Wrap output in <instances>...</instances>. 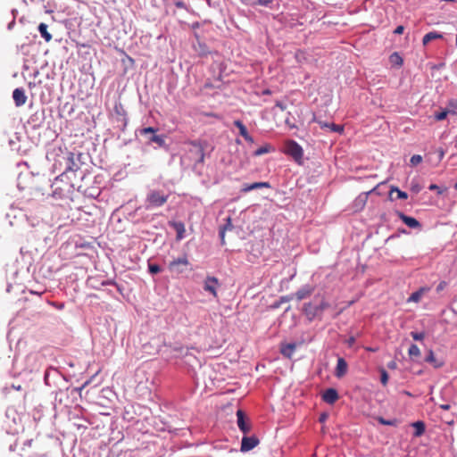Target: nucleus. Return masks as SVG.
I'll use <instances>...</instances> for the list:
<instances>
[{"instance_id": "obj_58", "label": "nucleus", "mask_w": 457, "mask_h": 457, "mask_svg": "<svg viewBox=\"0 0 457 457\" xmlns=\"http://www.w3.org/2000/svg\"><path fill=\"white\" fill-rule=\"evenodd\" d=\"M49 375H50V373H48L47 371H46V372H45L44 379H45V381H46V383L47 385H49V384H50V383H49Z\"/></svg>"}, {"instance_id": "obj_16", "label": "nucleus", "mask_w": 457, "mask_h": 457, "mask_svg": "<svg viewBox=\"0 0 457 457\" xmlns=\"http://www.w3.org/2000/svg\"><path fill=\"white\" fill-rule=\"evenodd\" d=\"M338 398V392L332 387L326 389L322 395V400L328 404H334Z\"/></svg>"}, {"instance_id": "obj_14", "label": "nucleus", "mask_w": 457, "mask_h": 457, "mask_svg": "<svg viewBox=\"0 0 457 457\" xmlns=\"http://www.w3.org/2000/svg\"><path fill=\"white\" fill-rule=\"evenodd\" d=\"M315 290V287L312 285H304L300 287L295 294L293 295V299L295 298L297 301H302L310 297Z\"/></svg>"}, {"instance_id": "obj_53", "label": "nucleus", "mask_w": 457, "mask_h": 457, "mask_svg": "<svg viewBox=\"0 0 457 457\" xmlns=\"http://www.w3.org/2000/svg\"><path fill=\"white\" fill-rule=\"evenodd\" d=\"M327 419H328V414L323 412L320 415L319 421L322 423V422H325Z\"/></svg>"}, {"instance_id": "obj_29", "label": "nucleus", "mask_w": 457, "mask_h": 457, "mask_svg": "<svg viewBox=\"0 0 457 457\" xmlns=\"http://www.w3.org/2000/svg\"><path fill=\"white\" fill-rule=\"evenodd\" d=\"M428 291V288L420 287L417 291L413 292L408 298V302L419 303L423 296L424 293Z\"/></svg>"}, {"instance_id": "obj_12", "label": "nucleus", "mask_w": 457, "mask_h": 457, "mask_svg": "<svg viewBox=\"0 0 457 457\" xmlns=\"http://www.w3.org/2000/svg\"><path fill=\"white\" fill-rule=\"evenodd\" d=\"M395 214L409 228L421 229V223L415 218L408 216L400 211H395Z\"/></svg>"}, {"instance_id": "obj_52", "label": "nucleus", "mask_w": 457, "mask_h": 457, "mask_svg": "<svg viewBox=\"0 0 457 457\" xmlns=\"http://www.w3.org/2000/svg\"><path fill=\"white\" fill-rule=\"evenodd\" d=\"M403 31H404V27L403 25H399L395 28V29L394 30V33L396 35H401L403 33Z\"/></svg>"}, {"instance_id": "obj_4", "label": "nucleus", "mask_w": 457, "mask_h": 457, "mask_svg": "<svg viewBox=\"0 0 457 457\" xmlns=\"http://www.w3.org/2000/svg\"><path fill=\"white\" fill-rule=\"evenodd\" d=\"M170 194L162 189H150L146 195L145 203L147 210L163 206Z\"/></svg>"}, {"instance_id": "obj_38", "label": "nucleus", "mask_w": 457, "mask_h": 457, "mask_svg": "<svg viewBox=\"0 0 457 457\" xmlns=\"http://www.w3.org/2000/svg\"><path fill=\"white\" fill-rule=\"evenodd\" d=\"M148 271L152 275H156L162 271V268L160 265H158L156 263H152V262H148Z\"/></svg>"}, {"instance_id": "obj_1", "label": "nucleus", "mask_w": 457, "mask_h": 457, "mask_svg": "<svg viewBox=\"0 0 457 457\" xmlns=\"http://www.w3.org/2000/svg\"><path fill=\"white\" fill-rule=\"evenodd\" d=\"M81 157L82 154H74L72 152L66 151L63 153L60 159L56 160L54 162V167H56L57 163L60 166L64 165L63 171L61 173L60 179L67 178L70 180H76L79 177L80 181H86L89 179L90 174H87L86 170H81Z\"/></svg>"}, {"instance_id": "obj_5", "label": "nucleus", "mask_w": 457, "mask_h": 457, "mask_svg": "<svg viewBox=\"0 0 457 457\" xmlns=\"http://www.w3.org/2000/svg\"><path fill=\"white\" fill-rule=\"evenodd\" d=\"M329 306L330 304L324 298H322L321 301L316 305H314L312 302L303 303V312L309 321H312L316 318L321 320L322 312Z\"/></svg>"}, {"instance_id": "obj_43", "label": "nucleus", "mask_w": 457, "mask_h": 457, "mask_svg": "<svg viewBox=\"0 0 457 457\" xmlns=\"http://www.w3.org/2000/svg\"><path fill=\"white\" fill-rule=\"evenodd\" d=\"M411 336L415 341H422L425 338L426 334L425 332L411 331Z\"/></svg>"}, {"instance_id": "obj_10", "label": "nucleus", "mask_w": 457, "mask_h": 457, "mask_svg": "<svg viewBox=\"0 0 457 457\" xmlns=\"http://www.w3.org/2000/svg\"><path fill=\"white\" fill-rule=\"evenodd\" d=\"M189 264L187 254H183L181 257L171 261L168 265V269L171 273L181 274Z\"/></svg>"}, {"instance_id": "obj_13", "label": "nucleus", "mask_w": 457, "mask_h": 457, "mask_svg": "<svg viewBox=\"0 0 457 457\" xmlns=\"http://www.w3.org/2000/svg\"><path fill=\"white\" fill-rule=\"evenodd\" d=\"M237 423L239 429L245 434H248L252 429V425L247 422L245 413L242 410L237 411Z\"/></svg>"}, {"instance_id": "obj_63", "label": "nucleus", "mask_w": 457, "mask_h": 457, "mask_svg": "<svg viewBox=\"0 0 457 457\" xmlns=\"http://www.w3.org/2000/svg\"><path fill=\"white\" fill-rule=\"evenodd\" d=\"M60 380H61V382H62V385L61 386H62V388H66L65 382H63L62 378H60Z\"/></svg>"}, {"instance_id": "obj_26", "label": "nucleus", "mask_w": 457, "mask_h": 457, "mask_svg": "<svg viewBox=\"0 0 457 457\" xmlns=\"http://www.w3.org/2000/svg\"><path fill=\"white\" fill-rule=\"evenodd\" d=\"M425 361L430 363L434 368H441L444 365L442 361H439L435 357L434 352L432 350L428 352V354L425 357Z\"/></svg>"}, {"instance_id": "obj_25", "label": "nucleus", "mask_w": 457, "mask_h": 457, "mask_svg": "<svg viewBox=\"0 0 457 457\" xmlns=\"http://www.w3.org/2000/svg\"><path fill=\"white\" fill-rule=\"evenodd\" d=\"M233 228L232 220L230 217H228L226 220V223L220 228L219 236L220 238L221 245L225 244V232L226 230H231Z\"/></svg>"}, {"instance_id": "obj_34", "label": "nucleus", "mask_w": 457, "mask_h": 457, "mask_svg": "<svg viewBox=\"0 0 457 457\" xmlns=\"http://www.w3.org/2000/svg\"><path fill=\"white\" fill-rule=\"evenodd\" d=\"M376 420H378V422L379 424L386 425V426L396 427L399 424V420L397 419L386 420L383 417L378 416L376 418Z\"/></svg>"}, {"instance_id": "obj_7", "label": "nucleus", "mask_w": 457, "mask_h": 457, "mask_svg": "<svg viewBox=\"0 0 457 457\" xmlns=\"http://www.w3.org/2000/svg\"><path fill=\"white\" fill-rule=\"evenodd\" d=\"M30 188L36 192L40 193L42 195H51V179L46 176H38L32 173V179H30Z\"/></svg>"}, {"instance_id": "obj_54", "label": "nucleus", "mask_w": 457, "mask_h": 457, "mask_svg": "<svg viewBox=\"0 0 457 457\" xmlns=\"http://www.w3.org/2000/svg\"><path fill=\"white\" fill-rule=\"evenodd\" d=\"M244 138L250 144H253L254 142L253 137L249 133L246 136H245Z\"/></svg>"}, {"instance_id": "obj_20", "label": "nucleus", "mask_w": 457, "mask_h": 457, "mask_svg": "<svg viewBox=\"0 0 457 457\" xmlns=\"http://www.w3.org/2000/svg\"><path fill=\"white\" fill-rule=\"evenodd\" d=\"M77 189H78V191L82 192L83 194H85L88 196H91V197H96L100 193L97 188L88 187L85 181H83V182L80 181L79 184L77 183Z\"/></svg>"}, {"instance_id": "obj_30", "label": "nucleus", "mask_w": 457, "mask_h": 457, "mask_svg": "<svg viewBox=\"0 0 457 457\" xmlns=\"http://www.w3.org/2000/svg\"><path fill=\"white\" fill-rule=\"evenodd\" d=\"M393 192H396L397 193V198L398 199L405 200V199L408 198V194L406 192L400 190L395 186H392L390 187V191H389V200L390 201H394L395 200L394 197L392 196Z\"/></svg>"}, {"instance_id": "obj_17", "label": "nucleus", "mask_w": 457, "mask_h": 457, "mask_svg": "<svg viewBox=\"0 0 457 457\" xmlns=\"http://www.w3.org/2000/svg\"><path fill=\"white\" fill-rule=\"evenodd\" d=\"M296 347V343H281L280 353L284 357L291 359Z\"/></svg>"}, {"instance_id": "obj_49", "label": "nucleus", "mask_w": 457, "mask_h": 457, "mask_svg": "<svg viewBox=\"0 0 457 457\" xmlns=\"http://www.w3.org/2000/svg\"><path fill=\"white\" fill-rule=\"evenodd\" d=\"M175 6L179 9L187 10V4L183 1L175 2Z\"/></svg>"}, {"instance_id": "obj_28", "label": "nucleus", "mask_w": 457, "mask_h": 457, "mask_svg": "<svg viewBox=\"0 0 457 457\" xmlns=\"http://www.w3.org/2000/svg\"><path fill=\"white\" fill-rule=\"evenodd\" d=\"M444 37L443 34L438 33L436 31H430L427 33L422 38V44L427 46L430 41L435 39H442Z\"/></svg>"}, {"instance_id": "obj_57", "label": "nucleus", "mask_w": 457, "mask_h": 457, "mask_svg": "<svg viewBox=\"0 0 457 457\" xmlns=\"http://www.w3.org/2000/svg\"><path fill=\"white\" fill-rule=\"evenodd\" d=\"M439 408L442 409V410H445V411H448L451 409V405L448 404V403H445V404H440L439 405Z\"/></svg>"}, {"instance_id": "obj_55", "label": "nucleus", "mask_w": 457, "mask_h": 457, "mask_svg": "<svg viewBox=\"0 0 457 457\" xmlns=\"http://www.w3.org/2000/svg\"><path fill=\"white\" fill-rule=\"evenodd\" d=\"M411 189L412 192L417 194L420 191L421 188L419 185H412Z\"/></svg>"}, {"instance_id": "obj_22", "label": "nucleus", "mask_w": 457, "mask_h": 457, "mask_svg": "<svg viewBox=\"0 0 457 457\" xmlns=\"http://www.w3.org/2000/svg\"><path fill=\"white\" fill-rule=\"evenodd\" d=\"M122 419L128 422H137V414L133 405L124 407Z\"/></svg>"}, {"instance_id": "obj_11", "label": "nucleus", "mask_w": 457, "mask_h": 457, "mask_svg": "<svg viewBox=\"0 0 457 457\" xmlns=\"http://www.w3.org/2000/svg\"><path fill=\"white\" fill-rule=\"evenodd\" d=\"M259 443V438L255 435H253L251 436H247L246 435H245L241 441L240 450L241 452L251 451L255 446H257Z\"/></svg>"}, {"instance_id": "obj_8", "label": "nucleus", "mask_w": 457, "mask_h": 457, "mask_svg": "<svg viewBox=\"0 0 457 457\" xmlns=\"http://www.w3.org/2000/svg\"><path fill=\"white\" fill-rule=\"evenodd\" d=\"M61 174L55 178L54 182L51 183V195L56 198H62L67 193L71 191V188L77 186L76 181L70 180V182L64 183L63 186H59L60 182H63V179H60Z\"/></svg>"}, {"instance_id": "obj_62", "label": "nucleus", "mask_w": 457, "mask_h": 457, "mask_svg": "<svg viewBox=\"0 0 457 457\" xmlns=\"http://www.w3.org/2000/svg\"><path fill=\"white\" fill-rule=\"evenodd\" d=\"M403 394L405 395H408V396H411L412 395L409 392V391H403Z\"/></svg>"}, {"instance_id": "obj_33", "label": "nucleus", "mask_w": 457, "mask_h": 457, "mask_svg": "<svg viewBox=\"0 0 457 457\" xmlns=\"http://www.w3.org/2000/svg\"><path fill=\"white\" fill-rule=\"evenodd\" d=\"M170 352L172 357L177 358V357L184 355V352H186V353H187V350H186L181 345H177V346H170Z\"/></svg>"}, {"instance_id": "obj_32", "label": "nucleus", "mask_w": 457, "mask_h": 457, "mask_svg": "<svg viewBox=\"0 0 457 457\" xmlns=\"http://www.w3.org/2000/svg\"><path fill=\"white\" fill-rule=\"evenodd\" d=\"M408 354L411 360H416L421 355L420 348L415 344L410 345Z\"/></svg>"}, {"instance_id": "obj_19", "label": "nucleus", "mask_w": 457, "mask_h": 457, "mask_svg": "<svg viewBox=\"0 0 457 457\" xmlns=\"http://www.w3.org/2000/svg\"><path fill=\"white\" fill-rule=\"evenodd\" d=\"M347 370H348V364H347L346 361L344 358L339 357L337 359V367H336L334 375L337 378H341L347 373Z\"/></svg>"}, {"instance_id": "obj_41", "label": "nucleus", "mask_w": 457, "mask_h": 457, "mask_svg": "<svg viewBox=\"0 0 457 457\" xmlns=\"http://www.w3.org/2000/svg\"><path fill=\"white\" fill-rule=\"evenodd\" d=\"M379 372H380V382H381V384L383 386H386V384L388 382V378H389L387 371L384 368H380L379 369Z\"/></svg>"}, {"instance_id": "obj_15", "label": "nucleus", "mask_w": 457, "mask_h": 457, "mask_svg": "<svg viewBox=\"0 0 457 457\" xmlns=\"http://www.w3.org/2000/svg\"><path fill=\"white\" fill-rule=\"evenodd\" d=\"M312 121L318 123L320 125V129H330V131L337 132L339 134H342L345 130L343 125L335 124L333 122L323 121L315 116L313 117Z\"/></svg>"}, {"instance_id": "obj_36", "label": "nucleus", "mask_w": 457, "mask_h": 457, "mask_svg": "<svg viewBox=\"0 0 457 457\" xmlns=\"http://www.w3.org/2000/svg\"><path fill=\"white\" fill-rule=\"evenodd\" d=\"M293 300V295L281 296L278 301L274 302L270 306L272 309L278 308L283 303Z\"/></svg>"}, {"instance_id": "obj_35", "label": "nucleus", "mask_w": 457, "mask_h": 457, "mask_svg": "<svg viewBox=\"0 0 457 457\" xmlns=\"http://www.w3.org/2000/svg\"><path fill=\"white\" fill-rule=\"evenodd\" d=\"M273 150L272 146L270 144H266L263 146L258 148L253 152V156H260L264 154H268Z\"/></svg>"}, {"instance_id": "obj_44", "label": "nucleus", "mask_w": 457, "mask_h": 457, "mask_svg": "<svg viewBox=\"0 0 457 457\" xmlns=\"http://www.w3.org/2000/svg\"><path fill=\"white\" fill-rule=\"evenodd\" d=\"M410 162L412 166H416L422 162V157L420 154H414L411 157Z\"/></svg>"}, {"instance_id": "obj_21", "label": "nucleus", "mask_w": 457, "mask_h": 457, "mask_svg": "<svg viewBox=\"0 0 457 457\" xmlns=\"http://www.w3.org/2000/svg\"><path fill=\"white\" fill-rule=\"evenodd\" d=\"M169 225L173 228L177 233L176 239L178 241L185 237V224L182 221H169Z\"/></svg>"}, {"instance_id": "obj_31", "label": "nucleus", "mask_w": 457, "mask_h": 457, "mask_svg": "<svg viewBox=\"0 0 457 457\" xmlns=\"http://www.w3.org/2000/svg\"><path fill=\"white\" fill-rule=\"evenodd\" d=\"M47 25L46 23H40L38 25V31L41 37L46 41L49 42L52 39V35L47 30Z\"/></svg>"}, {"instance_id": "obj_40", "label": "nucleus", "mask_w": 457, "mask_h": 457, "mask_svg": "<svg viewBox=\"0 0 457 457\" xmlns=\"http://www.w3.org/2000/svg\"><path fill=\"white\" fill-rule=\"evenodd\" d=\"M44 416V410L42 406L34 409L33 419L35 421H40Z\"/></svg>"}, {"instance_id": "obj_59", "label": "nucleus", "mask_w": 457, "mask_h": 457, "mask_svg": "<svg viewBox=\"0 0 457 457\" xmlns=\"http://www.w3.org/2000/svg\"><path fill=\"white\" fill-rule=\"evenodd\" d=\"M395 366H396V363L395 361H391L388 363V368H390V369L395 368Z\"/></svg>"}, {"instance_id": "obj_27", "label": "nucleus", "mask_w": 457, "mask_h": 457, "mask_svg": "<svg viewBox=\"0 0 457 457\" xmlns=\"http://www.w3.org/2000/svg\"><path fill=\"white\" fill-rule=\"evenodd\" d=\"M411 426L415 428V431L413 432L414 437H420L425 433L426 426L423 421H415L411 424Z\"/></svg>"}, {"instance_id": "obj_46", "label": "nucleus", "mask_w": 457, "mask_h": 457, "mask_svg": "<svg viewBox=\"0 0 457 457\" xmlns=\"http://www.w3.org/2000/svg\"><path fill=\"white\" fill-rule=\"evenodd\" d=\"M448 112L447 111H442L440 112H437L435 114V118L436 120H443L447 117Z\"/></svg>"}, {"instance_id": "obj_42", "label": "nucleus", "mask_w": 457, "mask_h": 457, "mask_svg": "<svg viewBox=\"0 0 457 457\" xmlns=\"http://www.w3.org/2000/svg\"><path fill=\"white\" fill-rule=\"evenodd\" d=\"M273 2V0H253L250 4L252 6L255 5H262V6H270V4Z\"/></svg>"}, {"instance_id": "obj_24", "label": "nucleus", "mask_w": 457, "mask_h": 457, "mask_svg": "<svg viewBox=\"0 0 457 457\" xmlns=\"http://www.w3.org/2000/svg\"><path fill=\"white\" fill-rule=\"evenodd\" d=\"M197 42L196 44H194V49L195 51L200 55V56H206L211 52L209 51L208 46L205 43L199 40L198 37L196 36Z\"/></svg>"}, {"instance_id": "obj_47", "label": "nucleus", "mask_w": 457, "mask_h": 457, "mask_svg": "<svg viewBox=\"0 0 457 457\" xmlns=\"http://www.w3.org/2000/svg\"><path fill=\"white\" fill-rule=\"evenodd\" d=\"M356 342V337L354 336L349 337V338L345 341L348 347H353Z\"/></svg>"}, {"instance_id": "obj_64", "label": "nucleus", "mask_w": 457, "mask_h": 457, "mask_svg": "<svg viewBox=\"0 0 457 457\" xmlns=\"http://www.w3.org/2000/svg\"><path fill=\"white\" fill-rule=\"evenodd\" d=\"M60 380H61V382H62V385L61 386H62V388H66L65 382H63L62 378H60Z\"/></svg>"}, {"instance_id": "obj_50", "label": "nucleus", "mask_w": 457, "mask_h": 457, "mask_svg": "<svg viewBox=\"0 0 457 457\" xmlns=\"http://www.w3.org/2000/svg\"><path fill=\"white\" fill-rule=\"evenodd\" d=\"M428 189L430 191H434V190H436L437 191V194L438 195H441L443 193L442 190H440L439 187L436 184H431L429 187H428Z\"/></svg>"}, {"instance_id": "obj_39", "label": "nucleus", "mask_w": 457, "mask_h": 457, "mask_svg": "<svg viewBox=\"0 0 457 457\" xmlns=\"http://www.w3.org/2000/svg\"><path fill=\"white\" fill-rule=\"evenodd\" d=\"M390 62L394 64H396L398 66H402L403 65V58L399 55L398 53H393L391 55H390Z\"/></svg>"}, {"instance_id": "obj_61", "label": "nucleus", "mask_w": 457, "mask_h": 457, "mask_svg": "<svg viewBox=\"0 0 457 457\" xmlns=\"http://www.w3.org/2000/svg\"><path fill=\"white\" fill-rule=\"evenodd\" d=\"M53 374H54L57 378H59V379H60V378H62V376L63 375V373H53Z\"/></svg>"}, {"instance_id": "obj_6", "label": "nucleus", "mask_w": 457, "mask_h": 457, "mask_svg": "<svg viewBox=\"0 0 457 457\" xmlns=\"http://www.w3.org/2000/svg\"><path fill=\"white\" fill-rule=\"evenodd\" d=\"M284 153L298 165L303 164V149L296 141L293 139L287 140L284 144Z\"/></svg>"}, {"instance_id": "obj_9", "label": "nucleus", "mask_w": 457, "mask_h": 457, "mask_svg": "<svg viewBox=\"0 0 457 457\" xmlns=\"http://www.w3.org/2000/svg\"><path fill=\"white\" fill-rule=\"evenodd\" d=\"M113 111L118 127L122 132H124L129 122L127 112L121 103H116L114 104Z\"/></svg>"}, {"instance_id": "obj_23", "label": "nucleus", "mask_w": 457, "mask_h": 457, "mask_svg": "<svg viewBox=\"0 0 457 457\" xmlns=\"http://www.w3.org/2000/svg\"><path fill=\"white\" fill-rule=\"evenodd\" d=\"M218 285V279L215 277H207L204 281V289L212 295L216 296V286Z\"/></svg>"}, {"instance_id": "obj_37", "label": "nucleus", "mask_w": 457, "mask_h": 457, "mask_svg": "<svg viewBox=\"0 0 457 457\" xmlns=\"http://www.w3.org/2000/svg\"><path fill=\"white\" fill-rule=\"evenodd\" d=\"M233 124L235 127H237L238 129L239 134L243 137L248 134L246 127L244 125V123L241 120H234Z\"/></svg>"}, {"instance_id": "obj_2", "label": "nucleus", "mask_w": 457, "mask_h": 457, "mask_svg": "<svg viewBox=\"0 0 457 457\" xmlns=\"http://www.w3.org/2000/svg\"><path fill=\"white\" fill-rule=\"evenodd\" d=\"M159 128L144 127L138 129L137 132L144 137L145 145H153L155 144L154 148H162L165 151L170 149L169 144L166 143L167 136L164 134H158Z\"/></svg>"}, {"instance_id": "obj_60", "label": "nucleus", "mask_w": 457, "mask_h": 457, "mask_svg": "<svg viewBox=\"0 0 457 457\" xmlns=\"http://www.w3.org/2000/svg\"><path fill=\"white\" fill-rule=\"evenodd\" d=\"M29 294H30V295H40V292H37V291H35V290L30 289Z\"/></svg>"}, {"instance_id": "obj_56", "label": "nucleus", "mask_w": 457, "mask_h": 457, "mask_svg": "<svg viewBox=\"0 0 457 457\" xmlns=\"http://www.w3.org/2000/svg\"><path fill=\"white\" fill-rule=\"evenodd\" d=\"M276 106L284 111L286 109V104L280 101L276 103Z\"/></svg>"}, {"instance_id": "obj_18", "label": "nucleus", "mask_w": 457, "mask_h": 457, "mask_svg": "<svg viewBox=\"0 0 457 457\" xmlns=\"http://www.w3.org/2000/svg\"><path fill=\"white\" fill-rule=\"evenodd\" d=\"M270 188L271 186L269 182H253L251 184L245 183L241 188L242 193H248L252 190L260 189V188Z\"/></svg>"}, {"instance_id": "obj_48", "label": "nucleus", "mask_w": 457, "mask_h": 457, "mask_svg": "<svg viewBox=\"0 0 457 457\" xmlns=\"http://www.w3.org/2000/svg\"><path fill=\"white\" fill-rule=\"evenodd\" d=\"M446 286H447L446 281H441V282L437 285V287H436V292L438 293V292H440V291L444 290V289L446 287Z\"/></svg>"}, {"instance_id": "obj_3", "label": "nucleus", "mask_w": 457, "mask_h": 457, "mask_svg": "<svg viewBox=\"0 0 457 457\" xmlns=\"http://www.w3.org/2000/svg\"><path fill=\"white\" fill-rule=\"evenodd\" d=\"M185 145L188 146L187 154L188 158L194 162V168L198 165H203L205 159V150L209 146V143L206 140H188L185 142Z\"/></svg>"}, {"instance_id": "obj_51", "label": "nucleus", "mask_w": 457, "mask_h": 457, "mask_svg": "<svg viewBox=\"0 0 457 457\" xmlns=\"http://www.w3.org/2000/svg\"><path fill=\"white\" fill-rule=\"evenodd\" d=\"M214 86L212 82L210 81H206L204 86L202 87L201 90L204 91V90H206V89H210V88H213Z\"/></svg>"}, {"instance_id": "obj_45", "label": "nucleus", "mask_w": 457, "mask_h": 457, "mask_svg": "<svg viewBox=\"0 0 457 457\" xmlns=\"http://www.w3.org/2000/svg\"><path fill=\"white\" fill-rule=\"evenodd\" d=\"M102 286H108V285H112V286H115L117 287V289L120 292L121 291V287L120 285H118L114 280H112V279H108V280H104L102 283H101Z\"/></svg>"}]
</instances>
